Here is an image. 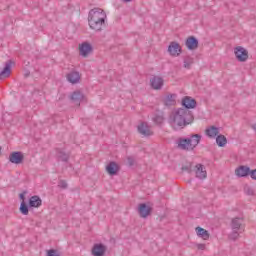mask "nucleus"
<instances>
[{"label":"nucleus","mask_w":256,"mask_h":256,"mask_svg":"<svg viewBox=\"0 0 256 256\" xmlns=\"http://www.w3.org/2000/svg\"><path fill=\"white\" fill-rule=\"evenodd\" d=\"M119 164H117L115 161L109 162V164L106 166V171L108 175H117L119 173Z\"/></svg>","instance_id":"obj_18"},{"label":"nucleus","mask_w":256,"mask_h":256,"mask_svg":"<svg viewBox=\"0 0 256 256\" xmlns=\"http://www.w3.org/2000/svg\"><path fill=\"white\" fill-rule=\"evenodd\" d=\"M163 83H164L163 79L159 76H153L150 79V85L152 89H155L156 91H159V89H162Z\"/></svg>","instance_id":"obj_15"},{"label":"nucleus","mask_w":256,"mask_h":256,"mask_svg":"<svg viewBox=\"0 0 256 256\" xmlns=\"http://www.w3.org/2000/svg\"><path fill=\"white\" fill-rule=\"evenodd\" d=\"M29 203L27 204V202L22 201L20 204V213H22V215H29Z\"/></svg>","instance_id":"obj_27"},{"label":"nucleus","mask_w":256,"mask_h":256,"mask_svg":"<svg viewBox=\"0 0 256 256\" xmlns=\"http://www.w3.org/2000/svg\"><path fill=\"white\" fill-rule=\"evenodd\" d=\"M85 95H83L81 93V91L79 90H76L74 91L71 96H70V99L71 101H73L74 103H78V105H80V103L83 101Z\"/></svg>","instance_id":"obj_21"},{"label":"nucleus","mask_w":256,"mask_h":256,"mask_svg":"<svg viewBox=\"0 0 256 256\" xmlns=\"http://www.w3.org/2000/svg\"><path fill=\"white\" fill-rule=\"evenodd\" d=\"M216 144L218 147H225L227 145V137L223 134L216 136Z\"/></svg>","instance_id":"obj_24"},{"label":"nucleus","mask_w":256,"mask_h":256,"mask_svg":"<svg viewBox=\"0 0 256 256\" xmlns=\"http://www.w3.org/2000/svg\"><path fill=\"white\" fill-rule=\"evenodd\" d=\"M235 173L237 177H249L251 168L249 166L241 165L236 168Z\"/></svg>","instance_id":"obj_16"},{"label":"nucleus","mask_w":256,"mask_h":256,"mask_svg":"<svg viewBox=\"0 0 256 256\" xmlns=\"http://www.w3.org/2000/svg\"><path fill=\"white\" fill-rule=\"evenodd\" d=\"M232 231H245V227L243 226V218L235 217L231 221Z\"/></svg>","instance_id":"obj_12"},{"label":"nucleus","mask_w":256,"mask_h":256,"mask_svg":"<svg viewBox=\"0 0 256 256\" xmlns=\"http://www.w3.org/2000/svg\"><path fill=\"white\" fill-rule=\"evenodd\" d=\"M195 173L198 179H206L207 178V170H205V166L203 164H197L195 166Z\"/></svg>","instance_id":"obj_19"},{"label":"nucleus","mask_w":256,"mask_h":256,"mask_svg":"<svg viewBox=\"0 0 256 256\" xmlns=\"http://www.w3.org/2000/svg\"><path fill=\"white\" fill-rule=\"evenodd\" d=\"M127 163L129 165V167H133V165H135V159L133 157L129 156L127 158Z\"/></svg>","instance_id":"obj_34"},{"label":"nucleus","mask_w":256,"mask_h":256,"mask_svg":"<svg viewBox=\"0 0 256 256\" xmlns=\"http://www.w3.org/2000/svg\"><path fill=\"white\" fill-rule=\"evenodd\" d=\"M81 79V75H79V72H70L67 74V80L69 83H72V85H75L76 83H79Z\"/></svg>","instance_id":"obj_20"},{"label":"nucleus","mask_w":256,"mask_h":256,"mask_svg":"<svg viewBox=\"0 0 256 256\" xmlns=\"http://www.w3.org/2000/svg\"><path fill=\"white\" fill-rule=\"evenodd\" d=\"M25 77H29V73H26V74H25Z\"/></svg>","instance_id":"obj_39"},{"label":"nucleus","mask_w":256,"mask_h":256,"mask_svg":"<svg viewBox=\"0 0 256 256\" xmlns=\"http://www.w3.org/2000/svg\"><path fill=\"white\" fill-rule=\"evenodd\" d=\"M206 135L210 137V139H215L219 135V129L217 126H211L210 128L206 129Z\"/></svg>","instance_id":"obj_23"},{"label":"nucleus","mask_w":256,"mask_h":256,"mask_svg":"<svg viewBox=\"0 0 256 256\" xmlns=\"http://www.w3.org/2000/svg\"><path fill=\"white\" fill-rule=\"evenodd\" d=\"M57 157L59 161H63V163H67V161H69V154L65 153L63 150H59L57 152Z\"/></svg>","instance_id":"obj_26"},{"label":"nucleus","mask_w":256,"mask_h":256,"mask_svg":"<svg viewBox=\"0 0 256 256\" xmlns=\"http://www.w3.org/2000/svg\"><path fill=\"white\" fill-rule=\"evenodd\" d=\"M164 105L166 107H171V105H175V94H169L164 99Z\"/></svg>","instance_id":"obj_25"},{"label":"nucleus","mask_w":256,"mask_h":256,"mask_svg":"<svg viewBox=\"0 0 256 256\" xmlns=\"http://www.w3.org/2000/svg\"><path fill=\"white\" fill-rule=\"evenodd\" d=\"M194 59L191 56L184 57V69H191V65H193Z\"/></svg>","instance_id":"obj_28"},{"label":"nucleus","mask_w":256,"mask_h":256,"mask_svg":"<svg viewBox=\"0 0 256 256\" xmlns=\"http://www.w3.org/2000/svg\"><path fill=\"white\" fill-rule=\"evenodd\" d=\"M28 204L30 209H33V208L37 209L41 207V205H43V200H41V197L34 195L30 197V199L28 200Z\"/></svg>","instance_id":"obj_17"},{"label":"nucleus","mask_w":256,"mask_h":256,"mask_svg":"<svg viewBox=\"0 0 256 256\" xmlns=\"http://www.w3.org/2000/svg\"><path fill=\"white\" fill-rule=\"evenodd\" d=\"M245 192H246L248 195H255V191H254L253 188H251V187H246V188H245Z\"/></svg>","instance_id":"obj_35"},{"label":"nucleus","mask_w":256,"mask_h":256,"mask_svg":"<svg viewBox=\"0 0 256 256\" xmlns=\"http://www.w3.org/2000/svg\"><path fill=\"white\" fill-rule=\"evenodd\" d=\"M24 160H25V156L21 151H14L9 155V161L14 165H21V163H23Z\"/></svg>","instance_id":"obj_7"},{"label":"nucleus","mask_w":256,"mask_h":256,"mask_svg":"<svg viewBox=\"0 0 256 256\" xmlns=\"http://www.w3.org/2000/svg\"><path fill=\"white\" fill-rule=\"evenodd\" d=\"M202 136L200 134H191L189 138L178 139V149L182 151H193L199 143H201Z\"/></svg>","instance_id":"obj_3"},{"label":"nucleus","mask_w":256,"mask_h":256,"mask_svg":"<svg viewBox=\"0 0 256 256\" xmlns=\"http://www.w3.org/2000/svg\"><path fill=\"white\" fill-rule=\"evenodd\" d=\"M169 123L174 131L185 129L187 125H191V123H193V114L187 109L179 108L170 115Z\"/></svg>","instance_id":"obj_1"},{"label":"nucleus","mask_w":256,"mask_h":256,"mask_svg":"<svg viewBox=\"0 0 256 256\" xmlns=\"http://www.w3.org/2000/svg\"><path fill=\"white\" fill-rule=\"evenodd\" d=\"M196 247H197V249H199L200 251H205V244H197Z\"/></svg>","instance_id":"obj_37"},{"label":"nucleus","mask_w":256,"mask_h":256,"mask_svg":"<svg viewBox=\"0 0 256 256\" xmlns=\"http://www.w3.org/2000/svg\"><path fill=\"white\" fill-rule=\"evenodd\" d=\"M185 45L189 51H195V49L199 48V40L195 36H189Z\"/></svg>","instance_id":"obj_10"},{"label":"nucleus","mask_w":256,"mask_h":256,"mask_svg":"<svg viewBox=\"0 0 256 256\" xmlns=\"http://www.w3.org/2000/svg\"><path fill=\"white\" fill-rule=\"evenodd\" d=\"M79 51L82 57H89V53L93 51V46L89 42H84L80 45Z\"/></svg>","instance_id":"obj_13"},{"label":"nucleus","mask_w":256,"mask_h":256,"mask_svg":"<svg viewBox=\"0 0 256 256\" xmlns=\"http://www.w3.org/2000/svg\"><path fill=\"white\" fill-rule=\"evenodd\" d=\"M46 256H61L59 255V252L55 249L47 250Z\"/></svg>","instance_id":"obj_32"},{"label":"nucleus","mask_w":256,"mask_h":256,"mask_svg":"<svg viewBox=\"0 0 256 256\" xmlns=\"http://www.w3.org/2000/svg\"><path fill=\"white\" fill-rule=\"evenodd\" d=\"M182 171H186V173H193V164L191 162L186 163V165L182 166Z\"/></svg>","instance_id":"obj_29"},{"label":"nucleus","mask_w":256,"mask_h":256,"mask_svg":"<svg viewBox=\"0 0 256 256\" xmlns=\"http://www.w3.org/2000/svg\"><path fill=\"white\" fill-rule=\"evenodd\" d=\"M239 230H233V232L229 235V239L232 241H237L239 239Z\"/></svg>","instance_id":"obj_31"},{"label":"nucleus","mask_w":256,"mask_h":256,"mask_svg":"<svg viewBox=\"0 0 256 256\" xmlns=\"http://www.w3.org/2000/svg\"><path fill=\"white\" fill-rule=\"evenodd\" d=\"M182 106L184 107L182 109H186V111H189V109H195V107H197V100L191 96H185L182 99Z\"/></svg>","instance_id":"obj_8"},{"label":"nucleus","mask_w":256,"mask_h":256,"mask_svg":"<svg viewBox=\"0 0 256 256\" xmlns=\"http://www.w3.org/2000/svg\"><path fill=\"white\" fill-rule=\"evenodd\" d=\"M234 55L240 63H245L249 59V51L243 46H238L234 49Z\"/></svg>","instance_id":"obj_4"},{"label":"nucleus","mask_w":256,"mask_h":256,"mask_svg":"<svg viewBox=\"0 0 256 256\" xmlns=\"http://www.w3.org/2000/svg\"><path fill=\"white\" fill-rule=\"evenodd\" d=\"M196 234L203 239L204 241H207L210 237L209 231H207L205 228L196 227Z\"/></svg>","instance_id":"obj_22"},{"label":"nucleus","mask_w":256,"mask_h":256,"mask_svg":"<svg viewBox=\"0 0 256 256\" xmlns=\"http://www.w3.org/2000/svg\"><path fill=\"white\" fill-rule=\"evenodd\" d=\"M13 65H15V61L13 60H8L5 62L4 68L0 72V81L11 77V68L13 67Z\"/></svg>","instance_id":"obj_5"},{"label":"nucleus","mask_w":256,"mask_h":256,"mask_svg":"<svg viewBox=\"0 0 256 256\" xmlns=\"http://www.w3.org/2000/svg\"><path fill=\"white\" fill-rule=\"evenodd\" d=\"M168 53L171 57H179L183 53V49L178 42L173 41L168 46Z\"/></svg>","instance_id":"obj_6"},{"label":"nucleus","mask_w":256,"mask_h":256,"mask_svg":"<svg viewBox=\"0 0 256 256\" xmlns=\"http://www.w3.org/2000/svg\"><path fill=\"white\" fill-rule=\"evenodd\" d=\"M107 253V246L103 243H96L92 247V255L93 256H105Z\"/></svg>","instance_id":"obj_9"},{"label":"nucleus","mask_w":256,"mask_h":256,"mask_svg":"<svg viewBox=\"0 0 256 256\" xmlns=\"http://www.w3.org/2000/svg\"><path fill=\"white\" fill-rule=\"evenodd\" d=\"M165 120V118H163V115H159L156 114L155 117L153 118L154 123H156V125H161V123H163V121Z\"/></svg>","instance_id":"obj_30"},{"label":"nucleus","mask_w":256,"mask_h":256,"mask_svg":"<svg viewBox=\"0 0 256 256\" xmlns=\"http://www.w3.org/2000/svg\"><path fill=\"white\" fill-rule=\"evenodd\" d=\"M58 187H60V189H67L68 185H67V181L65 180H60L58 182Z\"/></svg>","instance_id":"obj_33"},{"label":"nucleus","mask_w":256,"mask_h":256,"mask_svg":"<svg viewBox=\"0 0 256 256\" xmlns=\"http://www.w3.org/2000/svg\"><path fill=\"white\" fill-rule=\"evenodd\" d=\"M138 133H140V135H144V137H151V135H153V131H151L147 122H142L138 126Z\"/></svg>","instance_id":"obj_14"},{"label":"nucleus","mask_w":256,"mask_h":256,"mask_svg":"<svg viewBox=\"0 0 256 256\" xmlns=\"http://www.w3.org/2000/svg\"><path fill=\"white\" fill-rule=\"evenodd\" d=\"M124 3H131L132 0H123Z\"/></svg>","instance_id":"obj_38"},{"label":"nucleus","mask_w":256,"mask_h":256,"mask_svg":"<svg viewBox=\"0 0 256 256\" xmlns=\"http://www.w3.org/2000/svg\"><path fill=\"white\" fill-rule=\"evenodd\" d=\"M151 211H153V209L150 206L146 205L145 203H141L138 206L139 216L142 217L143 219L149 217V215H151Z\"/></svg>","instance_id":"obj_11"},{"label":"nucleus","mask_w":256,"mask_h":256,"mask_svg":"<svg viewBox=\"0 0 256 256\" xmlns=\"http://www.w3.org/2000/svg\"><path fill=\"white\" fill-rule=\"evenodd\" d=\"M107 19V14L101 8H94L89 11L88 23L90 29L93 31H103L105 27V21Z\"/></svg>","instance_id":"obj_2"},{"label":"nucleus","mask_w":256,"mask_h":256,"mask_svg":"<svg viewBox=\"0 0 256 256\" xmlns=\"http://www.w3.org/2000/svg\"><path fill=\"white\" fill-rule=\"evenodd\" d=\"M25 195H27V191H24L22 193L19 194V199H21L22 201H25Z\"/></svg>","instance_id":"obj_36"}]
</instances>
